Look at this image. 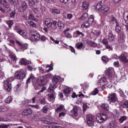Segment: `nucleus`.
I'll use <instances>...</instances> for the list:
<instances>
[{"label":"nucleus","mask_w":128,"mask_h":128,"mask_svg":"<svg viewBox=\"0 0 128 128\" xmlns=\"http://www.w3.org/2000/svg\"><path fill=\"white\" fill-rule=\"evenodd\" d=\"M96 120L98 122H104L102 118V114H97L96 118L91 114H88L86 116L87 124L90 126H92L94 124V122Z\"/></svg>","instance_id":"f257e3e1"},{"label":"nucleus","mask_w":128,"mask_h":128,"mask_svg":"<svg viewBox=\"0 0 128 128\" xmlns=\"http://www.w3.org/2000/svg\"><path fill=\"white\" fill-rule=\"evenodd\" d=\"M45 24L48 28H52V26H54V28H56V21H52L50 18H47L45 20Z\"/></svg>","instance_id":"f03ea898"},{"label":"nucleus","mask_w":128,"mask_h":128,"mask_svg":"<svg viewBox=\"0 0 128 128\" xmlns=\"http://www.w3.org/2000/svg\"><path fill=\"white\" fill-rule=\"evenodd\" d=\"M14 78L16 80H23L26 78V72L24 71H17L14 74Z\"/></svg>","instance_id":"7ed1b4c3"},{"label":"nucleus","mask_w":128,"mask_h":128,"mask_svg":"<svg viewBox=\"0 0 128 128\" xmlns=\"http://www.w3.org/2000/svg\"><path fill=\"white\" fill-rule=\"evenodd\" d=\"M4 90L10 92L12 90V81L10 80V79L4 81Z\"/></svg>","instance_id":"20e7f679"},{"label":"nucleus","mask_w":128,"mask_h":128,"mask_svg":"<svg viewBox=\"0 0 128 128\" xmlns=\"http://www.w3.org/2000/svg\"><path fill=\"white\" fill-rule=\"evenodd\" d=\"M32 82V83L36 90H40V86H38V84L36 85L34 84V82H36V78H34V75L32 74L30 78H29L27 80L26 84H28V82Z\"/></svg>","instance_id":"39448f33"},{"label":"nucleus","mask_w":128,"mask_h":128,"mask_svg":"<svg viewBox=\"0 0 128 128\" xmlns=\"http://www.w3.org/2000/svg\"><path fill=\"white\" fill-rule=\"evenodd\" d=\"M14 30L19 34H20V36H26L28 34L26 32H24L22 31V28L18 26H16L14 28Z\"/></svg>","instance_id":"423d86ee"},{"label":"nucleus","mask_w":128,"mask_h":128,"mask_svg":"<svg viewBox=\"0 0 128 128\" xmlns=\"http://www.w3.org/2000/svg\"><path fill=\"white\" fill-rule=\"evenodd\" d=\"M43 122L46 124H58L56 122H52V118L48 116H46L44 118Z\"/></svg>","instance_id":"0eeeda50"},{"label":"nucleus","mask_w":128,"mask_h":128,"mask_svg":"<svg viewBox=\"0 0 128 128\" xmlns=\"http://www.w3.org/2000/svg\"><path fill=\"white\" fill-rule=\"evenodd\" d=\"M32 37L30 38V40H38L40 38V34H38L36 32H32Z\"/></svg>","instance_id":"6e6552de"},{"label":"nucleus","mask_w":128,"mask_h":128,"mask_svg":"<svg viewBox=\"0 0 128 128\" xmlns=\"http://www.w3.org/2000/svg\"><path fill=\"white\" fill-rule=\"evenodd\" d=\"M16 42L20 46V52H24V50L28 48V44H22L20 41L16 40Z\"/></svg>","instance_id":"1a4fd4ad"},{"label":"nucleus","mask_w":128,"mask_h":128,"mask_svg":"<svg viewBox=\"0 0 128 128\" xmlns=\"http://www.w3.org/2000/svg\"><path fill=\"white\" fill-rule=\"evenodd\" d=\"M128 53L123 52L121 54L120 56H119V60H122V62H124L128 63Z\"/></svg>","instance_id":"9d476101"},{"label":"nucleus","mask_w":128,"mask_h":128,"mask_svg":"<svg viewBox=\"0 0 128 128\" xmlns=\"http://www.w3.org/2000/svg\"><path fill=\"white\" fill-rule=\"evenodd\" d=\"M32 114V110L30 108H28L26 110H24L22 113V116H28Z\"/></svg>","instance_id":"9b49d317"},{"label":"nucleus","mask_w":128,"mask_h":128,"mask_svg":"<svg viewBox=\"0 0 128 128\" xmlns=\"http://www.w3.org/2000/svg\"><path fill=\"white\" fill-rule=\"evenodd\" d=\"M37 84L40 86H44L46 84V80L44 79V77L42 76L38 78L37 80Z\"/></svg>","instance_id":"f8f14e48"},{"label":"nucleus","mask_w":128,"mask_h":128,"mask_svg":"<svg viewBox=\"0 0 128 128\" xmlns=\"http://www.w3.org/2000/svg\"><path fill=\"white\" fill-rule=\"evenodd\" d=\"M108 100H109L110 102H116L118 100V98H116V94L113 93L110 94V96H108Z\"/></svg>","instance_id":"ddd939ff"},{"label":"nucleus","mask_w":128,"mask_h":128,"mask_svg":"<svg viewBox=\"0 0 128 128\" xmlns=\"http://www.w3.org/2000/svg\"><path fill=\"white\" fill-rule=\"evenodd\" d=\"M114 74V68H109L106 70V74L108 76V78H112Z\"/></svg>","instance_id":"4468645a"},{"label":"nucleus","mask_w":128,"mask_h":128,"mask_svg":"<svg viewBox=\"0 0 128 128\" xmlns=\"http://www.w3.org/2000/svg\"><path fill=\"white\" fill-rule=\"evenodd\" d=\"M106 77H102L98 82V86H106Z\"/></svg>","instance_id":"2eb2a0df"},{"label":"nucleus","mask_w":128,"mask_h":128,"mask_svg":"<svg viewBox=\"0 0 128 128\" xmlns=\"http://www.w3.org/2000/svg\"><path fill=\"white\" fill-rule=\"evenodd\" d=\"M118 125L116 120H112L108 123V128H116Z\"/></svg>","instance_id":"dca6fc26"},{"label":"nucleus","mask_w":128,"mask_h":128,"mask_svg":"<svg viewBox=\"0 0 128 128\" xmlns=\"http://www.w3.org/2000/svg\"><path fill=\"white\" fill-rule=\"evenodd\" d=\"M52 82L54 86H56V84H58L60 82V77L59 76H55L52 79Z\"/></svg>","instance_id":"f3484780"},{"label":"nucleus","mask_w":128,"mask_h":128,"mask_svg":"<svg viewBox=\"0 0 128 128\" xmlns=\"http://www.w3.org/2000/svg\"><path fill=\"white\" fill-rule=\"evenodd\" d=\"M70 116H78V108L74 107L73 110L70 112Z\"/></svg>","instance_id":"a211bd4d"},{"label":"nucleus","mask_w":128,"mask_h":128,"mask_svg":"<svg viewBox=\"0 0 128 128\" xmlns=\"http://www.w3.org/2000/svg\"><path fill=\"white\" fill-rule=\"evenodd\" d=\"M116 38V36L112 34V32H109L108 36V39L109 40V42H114Z\"/></svg>","instance_id":"6ab92c4d"},{"label":"nucleus","mask_w":128,"mask_h":128,"mask_svg":"<svg viewBox=\"0 0 128 128\" xmlns=\"http://www.w3.org/2000/svg\"><path fill=\"white\" fill-rule=\"evenodd\" d=\"M70 92H72V90L70 88H66L64 90V94L66 97L69 96Z\"/></svg>","instance_id":"aec40b11"},{"label":"nucleus","mask_w":128,"mask_h":128,"mask_svg":"<svg viewBox=\"0 0 128 128\" xmlns=\"http://www.w3.org/2000/svg\"><path fill=\"white\" fill-rule=\"evenodd\" d=\"M28 8V4L26 2H22L21 4V6H20V12H24L26 10V8Z\"/></svg>","instance_id":"412c9836"},{"label":"nucleus","mask_w":128,"mask_h":128,"mask_svg":"<svg viewBox=\"0 0 128 128\" xmlns=\"http://www.w3.org/2000/svg\"><path fill=\"white\" fill-rule=\"evenodd\" d=\"M0 4H2L3 6L6 8H10V4H8L6 0H4L3 2L2 0L0 1Z\"/></svg>","instance_id":"4be33fe9"},{"label":"nucleus","mask_w":128,"mask_h":128,"mask_svg":"<svg viewBox=\"0 0 128 128\" xmlns=\"http://www.w3.org/2000/svg\"><path fill=\"white\" fill-rule=\"evenodd\" d=\"M76 46L78 50H82V48H86V46L84 45V44L82 42L77 43L76 45Z\"/></svg>","instance_id":"5701e85b"},{"label":"nucleus","mask_w":128,"mask_h":128,"mask_svg":"<svg viewBox=\"0 0 128 128\" xmlns=\"http://www.w3.org/2000/svg\"><path fill=\"white\" fill-rule=\"evenodd\" d=\"M82 8L84 10H88V2L86 1H84L82 3Z\"/></svg>","instance_id":"b1692460"},{"label":"nucleus","mask_w":128,"mask_h":128,"mask_svg":"<svg viewBox=\"0 0 128 128\" xmlns=\"http://www.w3.org/2000/svg\"><path fill=\"white\" fill-rule=\"evenodd\" d=\"M56 24L60 30H64V23L62 22V21L56 22Z\"/></svg>","instance_id":"393cba45"},{"label":"nucleus","mask_w":128,"mask_h":128,"mask_svg":"<svg viewBox=\"0 0 128 128\" xmlns=\"http://www.w3.org/2000/svg\"><path fill=\"white\" fill-rule=\"evenodd\" d=\"M110 12V8L108 6H104L102 9V12L106 14V12Z\"/></svg>","instance_id":"a878e982"},{"label":"nucleus","mask_w":128,"mask_h":128,"mask_svg":"<svg viewBox=\"0 0 128 128\" xmlns=\"http://www.w3.org/2000/svg\"><path fill=\"white\" fill-rule=\"evenodd\" d=\"M28 62H30V63L32 64V60L28 61V60H26V59L24 58H22L20 60V64H24V66H26V64H28Z\"/></svg>","instance_id":"bb28decb"},{"label":"nucleus","mask_w":128,"mask_h":128,"mask_svg":"<svg viewBox=\"0 0 128 128\" xmlns=\"http://www.w3.org/2000/svg\"><path fill=\"white\" fill-rule=\"evenodd\" d=\"M122 30V27L118 24V22H116V32H120Z\"/></svg>","instance_id":"cd10ccee"},{"label":"nucleus","mask_w":128,"mask_h":128,"mask_svg":"<svg viewBox=\"0 0 128 128\" xmlns=\"http://www.w3.org/2000/svg\"><path fill=\"white\" fill-rule=\"evenodd\" d=\"M22 102L24 106H31L30 104V100H24V102Z\"/></svg>","instance_id":"c85d7f7f"},{"label":"nucleus","mask_w":128,"mask_h":128,"mask_svg":"<svg viewBox=\"0 0 128 128\" xmlns=\"http://www.w3.org/2000/svg\"><path fill=\"white\" fill-rule=\"evenodd\" d=\"M51 12H52L53 14H60V11L58 9L56 8H51L50 9Z\"/></svg>","instance_id":"c756f323"},{"label":"nucleus","mask_w":128,"mask_h":128,"mask_svg":"<svg viewBox=\"0 0 128 128\" xmlns=\"http://www.w3.org/2000/svg\"><path fill=\"white\" fill-rule=\"evenodd\" d=\"M36 2H38V0H29V6H34Z\"/></svg>","instance_id":"7c9ffc66"},{"label":"nucleus","mask_w":128,"mask_h":128,"mask_svg":"<svg viewBox=\"0 0 128 128\" xmlns=\"http://www.w3.org/2000/svg\"><path fill=\"white\" fill-rule=\"evenodd\" d=\"M90 24L88 22H85L83 24H82L81 28H88Z\"/></svg>","instance_id":"2f4dec72"},{"label":"nucleus","mask_w":128,"mask_h":128,"mask_svg":"<svg viewBox=\"0 0 128 128\" xmlns=\"http://www.w3.org/2000/svg\"><path fill=\"white\" fill-rule=\"evenodd\" d=\"M101 108H103V110H108V104H103L101 105Z\"/></svg>","instance_id":"473e14b6"},{"label":"nucleus","mask_w":128,"mask_h":128,"mask_svg":"<svg viewBox=\"0 0 128 128\" xmlns=\"http://www.w3.org/2000/svg\"><path fill=\"white\" fill-rule=\"evenodd\" d=\"M102 8V2H100L96 5V8L100 10L101 8Z\"/></svg>","instance_id":"72a5a7b5"},{"label":"nucleus","mask_w":128,"mask_h":128,"mask_svg":"<svg viewBox=\"0 0 128 128\" xmlns=\"http://www.w3.org/2000/svg\"><path fill=\"white\" fill-rule=\"evenodd\" d=\"M64 106L62 105H60L59 107H58L56 112H62L64 109Z\"/></svg>","instance_id":"f704fd0d"},{"label":"nucleus","mask_w":128,"mask_h":128,"mask_svg":"<svg viewBox=\"0 0 128 128\" xmlns=\"http://www.w3.org/2000/svg\"><path fill=\"white\" fill-rule=\"evenodd\" d=\"M56 92L51 93L50 94H48V96L50 98V100H52V98L54 100V98H56Z\"/></svg>","instance_id":"c9c22d12"},{"label":"nucleus","mask_w":128,"mask_h":128,"mask_svg":"<svg viewBox=\"0 0 128 128\" xmlns=\"http://www.w3.org/2000/svg\"><path fill=\"white\" fill-rule=\"evenodd\" d=\"M8 40L10 42L8 43L10 46H12V44H14V40H12L10 37L8 38Z\"/></svg>","instance_id":"e433bc0d"},{"label":"nucleus","mask_w":128,"mask_h":128,"mask_svg":"<svg viewBox=\"0 0 128 128\" xmlns=\"http://www.w3.org/2000/svg\"><path fill=\"white\" fill-rule=\"evenodd\" d=\"M48 107L46 106H44L42 109V112L48 114Z\"/></svg>","instance_id":"4c0bfd02"},{"label":"nucleus","mask_w":128,"mask_h":128,"mask_svg":"<svg viewBox=\"0 0 128 128\" xmlns=\"http://www.w3.org/2000/svg\"><path fill=\"white\" fill-rule=\"evenodd\" d=\"M28 19L29 20H36V18H34V16L32 14H29Z\"/></svg>","instance_id":"58836bf2"},{"label":"nucleus","mask_w":128,"mask_h":128,"mask_svg":"<svg viewBox=\"0 0 128 128\" xmlns=\"http://www.w3.org/2000/svg\"><path fill=\"white\" fill-rule=\"evenodd\" d=\"M39 101L40 102V104H46V98H39Z\"/></svg>","instance_id":"ea45409f"},{"label":"nucleus","mask_w":128,"mask_h":128,"mask_svg":"<svg viewBox=\"0 0 128 128\" xmlns=\"http://www.w3.org/2000/svg\"><path fill=\"white\" fill-rule=\"evenodd\" d=\"M10 58L12 60H18V58H16V54H10Z\"/></svg>","instance_id":"a19ab883"},{"label":"nucleus","mask_w":128,"mask_h":128,"mask_svg":"<svg viewBox=\"0 0 128 128\" xmlns=\"http://www.w3.org/2000/svg\"><path fill=\"white\" fill-rule=\"evenodd\" d=\"M102 118L103 120V122L108 120V116L104 114H101Z\"/></svg>","instance_id":"79ce46f5"},{"label":"nucleus","mask_w":128,"mask_h":128,"mask_svg":"<svg viewBox=\"0 0 128 128\" xmlns=\"http://www.w3.org/2000/svg\"><path fill=\"white\" fill-rule=\"evenodd\" d=\"M98 94V88H96L92 92L91 94L92 96H96Z\"/></svg>","instance_id":"37998d69"},{"label":"nucleus","mask_w":128,"mask_h":128,"mask_svg":"<svg viewBox=\"0 0 128 128\" xmlns=\"http://www.w3.org/2000/svg\"><path fill=\"white\" fill-rule=\"evenodd\" d=\"M6 24H8V28H12V24H14V21H12V20H8V21H6Z\"/></svg>","instance_id":"c03bdc74"},{"label":"nucleus","mask_w":128,"mask_h":128,"mask_svg":"<svg viewBox=\"0 0 128 128\" xmlns=\"http://www.w3.org/2000/svg\"><path fill=\"white\" fill-rule=\"evenodd\" d=\"M127 118L128 117H126V116H122L121 118H120L119 120L120 122H124V120H126Z\"/></svg>","instance_id":"a18cd8bd"},{"label":"nucleus","mask_w":128,"mask_h":128,"mask_svg":"<svg viewBox=\"0 0 128 128\" xmlns=\"http://www.w3.org/2000/svg\"><path fill=\"white\" fill-rule=\"evenodd\" d=\"M28 24L30 26H32V28H36V24L32 21H28Z\"/></svg>","instance_id":"49530a36"},{"label":"nucleus","mask_w":128,"mask_h":128,"mask_svg":"<svg viewBox=\"0 0 128 128\" xmlns=\"http://www.w3.org/2000/svg\"><path fill=\"white\" fill-rule=\"evenodd\" d=\"M88 44H90V46H92L94 48H96V46H98V44H96V43L95 42H92V41L88 42Z\"/></svg>","instance_id":"de8ad7c7"},{"label":"nucleus","mask_w":128,"mask_h":128,"mask_svg":"<svg viewBox=\"0 0 128 128\" xmlns=\"http://www.w3.org/2000/svg\"><path fill=\"white\" fill-rule=\"evenodd\" d=\"M94 18L93 16H92L88 20V22L90 24H92V22H94Z\"/></svg>","instance_id":"09e8293b"},{"label":"nucleus","mask_w":128,"mask_h":128,"mask_svg":"<svg viewBox=\"0 0 128 128\" xmlns=\"http://www.w3.org/2000/svg\"><path fill=\"white\" fill-rule=\"evenodd\" d=\"M5 102L6 104H10V102H12V97L8 96L6 100H5Z\"/></svg>","instance_id":"8fccbe9b"},{"label":"nucleus","mask_w":128,"mask_h":128,"mask_svg":"<svg viewBox=\"0 0 128 128\" xmlns=\"http://www.w3.org/2000/svg\"><path fill=\"white\" fill-rule=\"evenodd\" d=\"M8 108H6V106H3V107L0 108V112H8Z\"/></svg>","instance_id":"3c124183"},{"label":"nucleus","mask_w":128,"mask_h":128,"mask_svg":"<svg viewBox=\"0 0 128 128\" xmlns=\"http://www.w3.org/2000/svg\"><path fill=\"white\" fill-rule=\"evenodd\" d=\"M102 60L104 62H108L110 60L108 59V58L104 56L102 57Z\"/></svg>","instance_id":"603ef678"},{"label":"nucleus","mask_w":128,"mask_h":128,"mask_svg":"<svg viewBox=\"0 0 128 128\" xmlns=\"http://www.w3.org/2000/svg\"><path fill=\"white\" fill-rule=\"evenodd\" d=\"M10 2H12L14 6H16L18 4V0H9Z\"/></svg>","instance_id":"864d4df0"},{"label":"nucleus","mask_w":128,"mask_h":128,"mask_svg":"<svg viewBox=\"0 0 128 128\" xmlns=\"http://www.w3.org/2000/svg\"><path fill=\"white\" fill-rule=\"evenodd\" d=\"M88 108V105H86V103H83V112H86V110Z\"/></svg>","instance_id":"5fc2aeb1"},{"label":"nucleus","mask_w":128,"mask_h":128,"mask_svg":"<svg viewBox=\"0 0 128 128\" xmlns=\"http://www.w3.org/2000/svg\"><path fill=\"white\" fill-rule=\"evenodd\" d=\"M64 34L66 38H72V34H70V33L68 32H67L66 33H64Z\"/></svg>","instance_id":"6e6d98bb"},{"label":"nucleus","mask_w":128,"mask_h":128,"mask_svg":"<svg viewBox=\"0 0 128 128\" xmlns=\"http://www.w3.org/2000/svg\"><path fill=\"white\" fill-rule=\"evenodd\" d=\"M38 120V115H34L32 117V120L36 122V120Z\"/></svg>","instance_id":"4d7b16f0"},{"label":"nucleus","mask_w":128,"mask_h":128,"mask_svg":"<svg viewBox=\"0 0 128 128\" xmlns=\"http://www.w3.org/2000/svg\"><path fill=\"white\" fill-rule=\"evenodd\" d=\"M16 10H14L12 13L10 14V18H14V16H16Z\"/></svg>","instance_id":"13d9d810"},{"label":"nucleus","mask_w":128,"mask_h":128,"mask_svg":"<svg viewBox=\"0 0 128 128\" xmlns=\"http://www.w3.org/2000/svg\"><path fill=\"white\" fill-rule=\"evenodd\" d=\"M82 18L83 20L84 18H88V13H84Z\"/></svg>","instance_id":"bf43d9fd"},{"label":"nucleus","mask_w":128,"mask_h":128,"mask_svg":"<svg viewBox=\"0 0 128 128\" xmlns=\"http://www.w3.org/2000/svg\"><path fill=\"white\" fill-rule=\"evenodd\" d=\"M111 22H114L115 24H116V22H118V20H116V18H114V16H111L110 17Z\"/></svg>","instance_id":"052dcab7"},{"label":"nucleus","mask_w":128,"mask_h":128,"mask_svg":"<svg viewBox=\"0 0 128 128\" xmlns=\"http://www.w3.org/2000/svg\"><path fill=\"white\" fill-rule=\"evenodd\" d=\"M54 88L52 86H50L48 89V92H54Z\"/></svg>","instance_id":"680f3d73"},{"label":"nucleus","mask_w":128,"mask_h":128,"mask_svg":"<svg viewBox=\"0 0 128 128\" xmlns=\"http://www.w3.org/2000/svg\"><path fill=\"white\" fill-rule=\"evenodd\" d=\"M102 44H105V46L108 44V42L106 39H104L102 41Z\"/></svg>","instance_id":"e2e57ef3"},{"label":"nucleus","mask_w":128,"mask_h":128,"mask_svg":"<svg viewBox=\"0 0 128 128\" xmlns=\"http://www.w3.org/2000/svg\"><path fill=\"white\" fill-rule=\"evenodd\" d=\"M38 70L40 72H41L42 74H44V72H46V71L44 70V68H42L41 67H39Z\"/></svg>","instance_id":"0e129e2a"},{"label":"nucleus","mask_w":128,"mask_h":128,"mask_svg":"<svg viewBox=\"0 0 128 128\" xmlns=\"http://www.w3.org/2000/svg\"><path fill=\"white\" fill-rule=\"evenodd\" d=\"M8 125L6 124H0V128H8Z\"/></svg>","instance_id":"69168bd1"},{"label":"nucleus","mask_w":128,"mask_h":128,"mask_svg":"<svg viewBox=\"0 0 128 128\" xmlns=\"http://www.w3.org/2000/svg\"><path fill=\"white\" fill-rule=\"evenodd\" d=\"M0 122H8V119L6 118H0Z\"/></svg>","instance_id":"338daca9"},{"label":"nucleus","mask_w":128,"mask_h":128,"mask_svg":"<svg viewBox=\"0 0 128 128\" xmlns=\"http://www.w3.org/2000/svg\"><path fill=\"white\" fill-rule=\"evenodd\" d=\"M72 16H74L72 14H68L67 15V18L68 20H70V18H72Z\"/></svg>","instance_id":"774afa93"}]
</instances>
